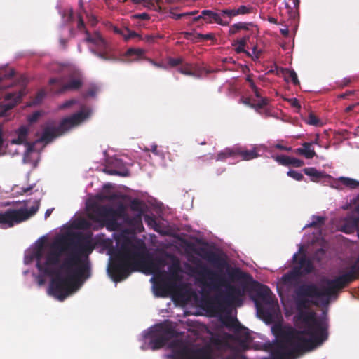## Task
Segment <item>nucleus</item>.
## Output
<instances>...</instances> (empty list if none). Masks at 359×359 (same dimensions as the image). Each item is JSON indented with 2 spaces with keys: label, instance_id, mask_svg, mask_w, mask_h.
Returning <instances> with one entry per match:
<instances>
[{
  "label": "nucleus",
  "instance_id": "nucleus-41",
  "mask_svg": "<svg viewBox=\"0 0 359 359\" xmlns=\"http://www.w3.org/2000/svg\"><path fill=\"white\" fill-rule=\"evenodd\" d=\"M221 13V18H222L224 20H229V22H231V19L236 16V8H226L220 11Z\"/></svg>",
  "mask_w": 359,
  "mask_h": 359
},
{
  "label": "nucleus",
  "instance_id": "nucleus-47",
  "mask_svg": "<svg viewBox=\"0 0 359 359\" xmlns=\"http://www.w3.org/2000/svg\"><path fill=\"white\" fill-rule=\"evenodd\" d=\"M306 122L311 126H318L320 123V120L313 112H311L309 114Z\"/></svg>",
  "mask_w": 359,
  "mask_h": 359
},
{
  "label": "nucleus",
  "instance_id": "nucleus-4",
  "mask_svg": "<svg viewBox=\"0 0 359 359\" xmlns=\"http://www.w3.org/2000/svg\"><path fill=\"white\" fill-rule=\"evenodd\" d=\"M147 266L151 273L159 271L158 266L153 260L145 261L144 255L129 239H125L108 266V272L115 282L126 279L132 271Z\"/></svg>",
  "mask_w": 359,
  "mask_h": 359
},
{
  "label": "nucleus",
  "instance_id": "nucleus-56",
  "mask_svg": "<svg viewBox=\"0 0 359 359\" xmlns=\"http://www.w3.org/2000/svg\"><path fill=\"white\" fill-rule=\"evenodd\" d=\"M131 1L134 4H142L144 7H148V8H149L151 6L154 5L151 0H131Z\"/></svg>",
  "mask_w": 359,
  "mask_h": 359
},
{
  "label": "nucleus",
  "instance_id": "nucleus-51",
  "mask_svg": "<svg viewBox=\"0 0 359 359\" xmlns=\"http://www.w3.org/2000/svg\"><path fill=\"white\" fill-rule=\"evenodd\" d=\"M287 174L289 177L293 178L297 181H301L304 179L303 175L296 170H290L287 172Z\"/></svg>",
  "mask_w": 359,
  "mask_h": 359
},
{
  "label": "nucleus",
  "instance_id": "nucleus-17",
  "mask_svg": "<svg viewBox=\"0 0 359 359\" xmlns=\"http://www.w3.org/2000/svg\"><path fill=\"white\" fill-rule=\"evenodd\" d=\"M203 15H205V22L206 23H217L222 26L229 25V20L221 18V13H216L211 10H203Z\"/></svg>",
  "mask_w": 359,
  "mask_h": 359
},
{
  "label": "nucleus",
  "instance_id": "nucleus-18",
  "mask_svg": "<svg viewBox=\"0 0 359 359\" xmlns=\"http://www.w3.org/2000/svg\"><path fill=\"white\" fill-rule=\"evenodd\" d=\"M236 156H240L243 161H250L256 158L259 156V154L256 147L252 149L248 150L245 147L241 146H236Z\"/></svg>",
  "mask_w": 359,
  "mask_h": 359
},
{
  "label": "nucleus",
  "instance_id": "nucleus-11",
  "mask_svg": "<svg viewBox=\"0 0 359 359\" xmlns=\"http://www.w3.org/2000/svg\"><path fill=\"white\" fill-rule=\"evenodd\" d=\"M62 250L58 248L57 243H53L46 255L45 262H37L36 264L39 271L48 276H53L56 271L54 269L60 262Z\"/></svg>",
  "mask_w": 359,
  "mask_h": 359
},
{
  "label": "nucleus",
  "instance_id": "nucleus-16",
  "mask_svg": "<svg viewBox=\"0 0 359 359\" xmlns=\"http://www.w3.org/2000/svg\"><path fill=\"white\" fill-rule=\"evenodd\" d=\"M86 33L88 34L86 37V41L88 42L92 43L96 46V49H94L97 51H109L112 50L110 45L99 34H95L94 36H90L89 33L86 31Z\"/></svg>",
  "mask_w": 359,
  "mask_h": 359
},
{
  "label": "nucleus",
  "instance_id": "nucleus-43",
  "mask_svg": "<svg viewBox=\"0 0 359 359\" xmlns=\"http://www.w3.org/2000/svg\"><path fill=\"white\" fill-rule=\"evenodd\" d=\"M131 210L137 212V214L143 215L142 203L138 199H133L130 205Z\"/></svg>",
  "mask_w": 359,
  "mask_h": 359
},
{
  "label": "nucleus",
  "instance_id": "nucleus-21",
  "mask_svg": "<svg viewBox=\"0 0 359 359\" xmlns=\"http://www.w3.org/2000/svg\"><path fill=\"white\" fill-rule=\"evenodd\" d=\"M301 276L302 272L299 269H293L282 276L281 281L284 285L291 286L298 281Z\"/></svg>",
  "mask_w": 359,
  "mask_h": 359
},
{
  "label": "nucleus",
  "instance_id": "nucleus-8",
  "mask_svg": "<svg viewBox=\"0 0 359 359\" xmlns=\"http://www.w3.org/2000/svg\"><path fill=\"white\" fill-rule=\"evenodd\" d=\"M89 116L88 111L81 110L68 117L63 118L57 127L48 126L44 128L41 140L49 143L55 138L63 135L72 128L79 125L84 121Z\"/></svg>",
  "mask_w": 359,
  "mask_h": 359
},
{
  "label": "nucleus",
  "instance_id": "nucleus-46",
  "mask_svg": "<svg viewBox=\"0 0 359 359\" xmlns=\"http://www.w3.org/2000/svg\"><path fill=\"white\" fill-rule=\"evenodd\" d=\"M236 11L237 15L250 14L252 12V7L241 5L236 8Z\"/></svg>",
  "mask_w": 359,
  "mask_h": 359
},
{
  "label": "nucleus",
  "instance_id": "nucleus-38",
  "mask_svg": "<svg viewBox=\"0 0 359 359\" xmlns=\"http://www.w3.org/2000/svg\"><path fill=\"white\" fill-rule=\"evenodd\" d=\"M178 71L184 75L196 76V74L194 72V68L191 64L186 63L182 65L181 67L178 68Z\"/></svg>",
  "mask_w": 359,
  "mask_h": 359
},
{
  "label": "nucleus",
  "instance_id": "nucleus-20",
  "mask_svg": "<svg viewBox=\"0 0 359 359\" xmlns=\"http://www.w3.org/2000/svg\"><path fill=\"white\" fill-rule=\"evenodd\" d=\"M15 75V71L9 69L0 72V89H5L13 85L12 81Z\"/></svg>",
  "mask_w": 359,
  "mask_h": 359
},
{
  "label": "nucleus",
  "instance_id": "nucleus-7",
  "mask_svg": "<svg viewBox=\"0 0 359 359\" xmlns=\"http://www.w3.org/2000/svg\"><path fill=\"white\" fill-rule=\"evenodd\" d=\"M170 346L172 353L165 355L166 359H215L210 346L193 349L179 339H173Z\"/></svg>",
  "mask_w": 359,
  "mask_h": 359
},
{
  "label": "nucleus",
  "instance_id": "nucleus-52",
  "mask_svg": "<svg viewBox=\"0 0 359 359\" xmlns=\"http://www.w3.org/2000/svg\"><path fill=\"white\" fill-rule=\"evenodd\" d=\"M41 116V114L40 111H34L33 114H32L31 115H29L27 117V121L30 123H34L38 121V119L40 118Z\"/></svg>",
  "mask_w": 359,
  "mask_h": 359
},
{
  "label": "nucleus",
  "instance_id": "nucleus-55",
  "mask_svg": "<svg viewBox=\"0 0 359 359\" xmlns=\"http://www.w3.org/2000/svg\"><path fill=\"white\" fill-rule=\"evenodd\" d=\"M250 54H251V55L249 57H251L253 60H255L260 57V55L262 54V50H258L257 46H255L252 48V53H250Z\"/></svg>",
  "mask_w": 359,
  "mask_h": 359
},
{
  "label": "nucleus",
  "instance_id": "nucleus-49",
  "mask_svg": "<svg viewBox=\"0 0 359 359\" xmlns=\"http://www.w3.org/2000/svg\"><path fill=\"white\" fill-rule=\"evenodd\" d=\"M276 161L280 163L283 165H291V157L285 156V155H280L277 156L276 157Z\"/></svg>",
  "mask_w": 359,
  "mask_h": 359
},
{
  "label": "nucleus",
  "instance_id": "nucleus-24",
  "mask_svg": "<svg viewBox=\"0 0 359 359\" xmlns=\"http://www.w3.org/2000/svg\"><path fill=\"white\" fill-rule=\"evenodd\" d=\"M234 336L236 339L241 344L242 346H245L247 343H248L251 337L249 332L248 329L241 325L239 328H237L234 331Z\"/></svg>",
  "mask_w": 359,
  "mask_h": 359
},
{
  "label": "nucleus",
  "instance_id": "nucleus-58",
  "mask_svg": "<svg viewBox=\"0 0 359 359\" xmlns=\"http://www.w3.org/2000/svg\"><path fill=\"white\" fill-rule=\"evenodd\" d=\"M104 172L111 175H119V176H127L128 175L127 172H120V171H118L116 170H113V169H107V168L104 170Z\"/></svg>",
  "mask_w": 359,
  "mask_h": 359
},
{
  "label": "nucleus",
  "instance_id": "nucleus-13",
  "mask_svg": "<svg viewBox=\"0 0 359 359\" xmlns=\"http://www.w3.org/2000/svg\"><path fill=\"white\" fill-rule=\"evenodd\" d=\"M49 85L53 86L50 91L54 94H62L67 90H76L79 89L83 81L80 78L70 79L67 83L63 84L62 80L59 78H52L49 80Z\"/></svg>",
  "mask_w": 359,
  "mask_h": 359
},
{
  "label": "nucleus",
  "instance_id": "nucleus-10",
  "mask_svg": "<svg viewBox=\"0 0 359 359\" xmlns=\"http://www.w3.org/2000/svg\"><path fill=\"white\" fill-rule=\"evenodd\" d=\"M39 208V202L36 201L35 204L29 210L27 208L8 209L4 212H0V227L11 228L15 224L26 221L36 213Z\"/></svg>",
  "mask_w": 359,
  "mask_h": 359
},
{
  "label": "nucleus",
  "instance_id": "nucleus-23",
  "mask_svg": "<svg viewBox=\"0 0 359 359\" xmlns=\"http://www.w3.org/2000/svg\"><path fill=\"white\" fill-rule=\"evenodd\" d=\"M250 39V34H248L244 35L241 39H238L236 41H234L232 43V46H235V51L236 53L239 54L241 53H245L247 56H250L251 54L250 52L247 51L245 49V47L247 45L248 41H249Z\"/></svg>",
  "mask_w": 359,
  "mask_h": 359
},
{
  "label": "nucleus",
  "instance_id": "nucleus-50",
  "mask_svg": "<svg viewBox=\"0 0 359 359\" xmlns=\"http://www.w3.org/2000/svg\"><path fill=\"white\" fill-rule=\"evenodd\" d=\"M43 256V243H41L35 250L34 252V257L37 262H41V259Z\"/></svg>",
  "mask_w": 359,
  "mask_h": 359
},
{
  "label": "nucleus",
  "instance_id": "nucleus-32",
  "mask_svg": "<svg viewBox=\"0 0 359 359\" xmlns=\"http://www.w3.org/2000/svg\"><path fill=\"white\" fill-rule=\"evenodd\" d=\"M142 215H143L140 214H136L133 217L128 215V217H126V222L130 226H133L137 229H140V227H142Z\"/></svg>",
  "mask_w": 359,
  "mask_h": 359
},
{
  "label": "nucleus",
  "instance_id": "nucleus-34",
  "mask_svg": "<svg viewBox=\"0 0 359 359\" xmlns=\"http://www.w3.org/2000/svg\"><path fill=\"white\" fill-rule=\"evenodd\" d=\"M34 151V144L27 143V149L23 156V162L25 163H32L33 167L35 168L37 165L36 161H32L31 159L32 153Z\"/></svg>",
  "mask_w": 359,
  "mask_h": 359
},
{
  "label": "nucleus",
  "instance_id": "nucleus-27",
  "mask_svg": "<svg viewBox=\"0 0 359 359\" xmlns=\"http://www.w3.org/2000/svg\"><path fill=\"white\" fill-rule=\"evenodd\" d=\"M114 31L115 33L120 34L123 36L125 41H129L132 39H137L138 40L141 39V36L139 35L137 33H136L134 31H132L129 29L128 28L123 27V28H118L117 27H115L114 28Z\"/></svg>",
  "mask_w": 359,
  "mask_h": 359
},
{
  "label": "nucleus",
  "instance_id": "nucleus-9",
  "mask_svg": "<svg viewBox=\"0 0 359 359\" xmlns=\"http://www.w3.org/2000/svg\"><path fill=\"white\" fill-rule=\"evenodd\" d=\"M146 337L150 339L149 345L151 348L157 350L164 346L168 341L177 337V332L172 323L165 320L151 327Z\"/></svg>",
  "mask_w": 359,
  "mask_h": 359
},
{
  "label": "nucleus",
  "instance_id": "nucleus-25",
  "mask_svg": "<svg viewBox=\"0 0 359 359\" xmlns=\"http://www.w3.org/2000/svg\"><path fill=\"white\" fill-rule=\"evenodd\" d=\"M29 133V129L25 126H20L17 130L18 137L16 138H13L10 141L11 144H25L27 146V143H29L27 141V135Z\"/></svg>",
  "mask_w": 359,
  "mask_h": 359
},
{
  "label": "nucleus",
  "instance_id": "nucleus-14",
  "mask_svg": "<svg viewBox=\"0 0 359 359\" xmlns=\"http://www.w3.org/2000/svg\"><path fill=\"white\" fill-rule=\"evenodd\" d=\"M25 94V88H21L20 90L6 94L4 101L0 106V116H5L6 112L13 109L19 103Z\"/></svg>",
  "mask_w": 359,
  "mask_h": 359
},
{
  "label": "nucleus",
  "instance_id": "nucleus-19",
  "mask_svg": "<svg viewBox=\"0 0 359 359\" xmlns=\"http://www.w3.org/2000/svg\"><path fill=\"white\" fill-rule=\"evenodd\" d=\"M233 339V335L224 333L223 334H215L211 338L212 344L218 349L229 346V341Z\"/></svg>",
  "mask_w": 359,
  "mask_h": 359
},
{
  "label": "nucleus",
  "instance_id": "nucleus-39",
  "mask_svg": "<svg viewBox=\"0 0 359 359\" xmlns=\"http://www.w3.org/2000/svg\"><path fill=\"white\" fill-rule=\"evenodd\" d=\"M280 72L285 74V76H288L291 79L292 82L294 85H299V81L297 78V75L294 70L289 69L287 68H281Z\"/></svg>",
  "mask_w": 359,
  "mask_h": 359
},
{
  "label": "nucleus",
  "instance_id": "nucleus-40",
  "mask_svg": "<svg viewBox=\"0 0 359 359\" xmlns=\"http://www.w3.org/2000/svg\"><path fill=\"white\" fill-rule=\"evenodd\" d=\"M225 326L230 329H233L235 331L237 328L241 325L237 318H232L231 316L227 317L224 321Z\"/></svg>",
  "mask_w": 359,
  "mask_h": 359
},
{
  "label": "nucleus",
  "instance_id": "nucleus-15",
  "mask_svg": "<svg viewBox=\"0 0 359 359\" xmlns=\"http://www.w3.org/2000/svg\"><path fill=\"white\" fill-rule=\"evenodd\" d=\"M175 279L172 277L160 276L155 285L156 293L160 297H167L176 287Z\"/></svg>",
  "mask_w": 359,
  "mask_h": 359
},
{
  "label": "nucleus",
  "instance_id": "nucleus-42",
  "mask_svg": "<svg viewBox=\"0 0 359 359\" xmlns=\"http://www.w3.org/2000/svg\"><path fill=\"white\" fill-rule=\"evenodd\" d=\"M169 271L170 272L169 277H172V278L176 280L177 278V273L181 271L180 264L178 260L172 262L169 267Z\"/></svg>",
  "mask_w": 359,
  "mask_h": 359
},
{
  "label": "nucleus",
  "instance_id": "nucleus-48",
  "mask_svg": "<svg viewBox=\"0 0 359 359\" xmlns=\"http://www.w3.org/2000/svg\"><path fill=\"white\" fill-rule=\"evenodd\" d=\"M240 22L234 23L229 27L228 35L229 36L237 34L241 32Z\"/></svg>",
  "mask_w": 359,
  "mask_h": 359
},
{
  "label": "nucleus",
  "instance_id": "nucleus-63",
  "mask_svg": "<svg viewBox=\"0 0 359 359\" xmlns=\"http://www.w3.org/2000/svg\"><path fill=\"white\" fill-rule=\"evenodd\" d=\"M289 102L292 105V107L297 109H300L301 106L299 100L297 98H292L289 100Z\"/></svg>",
  "mask_w": 359,
  "mask_h": 359
},
{
  "label": "nucleus",
  "instance_id": "nucleus-37",
  "mask_svg": "<svg viewBox=\"0 0 359 359\" xmlns=\"http://www.w3.org/2000/svg\"><path fill=\"white\" fill-rule=\"evenodd\" d=\"M338 180L344 186L349 187L351 189H356L359 187V181H357L354 179L346 177H340Z\"/></svg>",
  "mask_w": 359,
  "mask_h": 359
},
{
  "label": "nucleus",
  "instance_id": "nucleus-6",
  "mask_svg": "<svg viewBox=\"0 0 359 359\" xmlns=\"http://www.w3.org/2000/svg\"><path fill=\"white\" fill-rule=\"evenodd\" d=\"M248 290L255 294L252 299L255 302L257 313L266 323L274 322L278 313V306L275 304L271 290L257 281H252L249 285Z\"/></svg>",
  "mask_w": 359,
  "mask_h": 359
},
{
  "label": "nucleus",
  "instance_id": "nucleus-5",
  "mask_svg": "<svg viewBox=\"0 0 359 359\" xmlns=\"http://www.w3.org/2000/svg\"><path fill=\"white\" fill-rule=\"evenodd\" d=\"M199 281L211 291L219 292L208 302L209 307L215 311H222L225 306L231 305L243 295L242 290L220 273L201 263L192 269Z\"/></svg>",
  "mask_w": 359,
  "mask_h": 359
},
{
  "label": "nucleus",
  "instance_id": "nucleus-45",
  "mask_svg": "<svg viewBox=\"0 0 359 359\" xmlns=\"http://www.w3.org/2000/svg\"><path fill=\"white\" fill-rule=\"evenodd\" d=\"M325 222V218L320 216H313L312 222L307 225L309 227L321 226Z\"/></svg>",
  "mask_w": 359,
  "mask_h": 359
},
{
  "label": "nucleus",
  "instance_id": "nucleus-31",
  "mask_svg": "<svg viewBox=\"0 0 359 359\" xmlns=\"http://www.w3.org/2000/svg\"><path fill=\"white\" fill-rule=\"evenodd\" d=\"M304 172L305 175L311 177V180L314 182H318L320 179L325 177V174L324 172H320L313 167L305 168L304 169Z\"/></svg>",
  "mask_w": 359,
  "mask_h": 359
},
{
  "label": "nucleus",
  "instance_id": "nucleus-1",
  "mask_svg": "<svg viewBox=\"0 0 359 359\" xmlns=\"http://www.w3.org/2000/svg\"><path fill=\"white\" fill-rule=\"evenodd\" d=\"M296 323H302L304 328L297 331L292 327H283L281 324H275L272 332L278 339L273 344L266 345V350L270 351V358L263 359H292L294 352L287 350V344L297 340L295 350L311 351L320 345L328 337L326 325L316 318L313 311H301L294 317Z\"/></svg>",
  "mask_w": 359,
  "mask_h": 359
},
{
  "label": "nucleus",
  "instance_id": "nucleus-26",
  "mask_svg": "<svg viewBox=\"0 0 359 359\" xmlns=\"http://www.w3.org/2000/svg\"><path fill=\"white\" fill-rule=\"evenodd\" d=\"M183 35L187 40L191 41L192 42H198L208 40H213L215 39V36L213 34H195L192 32H183Z\"/></svg>",
  "mask_w": 359,
  "mask_h": 359
},
{
  "label": "nucleus",
  "instance_id": "nucleus-3",
  "mask_svg": "<svg viewBox=\"0 0 359 359\" xmlns=\"http://www.w3.org/2000/svg\"><path fill=\"white\" fill-rule=\"evenodd\" d=\"M359 277V259L349 270L334 278L325 279L318 287L313 283L302 284L295 290L296 305L298 310L309 307L310 301L307 298L319 299L323 306H328L332 301H336L343 290Z\"/></svg>",
  "mask_w": 359,
  "mask_h": 359
},
{
  "label": "nucleus",
  "instance_id": "nucleus-62",
  "mask_svg": "<svg viewBox=\"0 0 359 359\" xmlns=\"http://www.w3.org/2000/svg\"><path fill=\"white\" fill-rule=\"evenodd\" d=\"M46 93L45 90H41L39 92H38L36 96V102H41L46 96Z\"/></svg>",
  "mask_w": 359,
  "mask_h": 359
},
{
  "label": "nucleus",
  "instance_id": "nucleus-33",
  "mask_svg": "<svg viewBox=\"0 0 359 359\" xmlns=\"http://www.w3.org/2000/svg\"><path fill=\"white\" fill-rule=\"evenodd\" d=\"M359 223V218H351L341 227V231L346 233L354 232Z\"/></svg>",
  "mask_w": 359,
  "mask_h": 359
},
{
  "label": "nucleus",
  "instance_id": "nucleus-61",
  "mask_svg": "<svg viewBox=\"0 0 359 359\" xmlns=\"http://www.w3.org/2000/svg\"><path fill=\"white\" fill-rule=\"evenodd\" d=\"M291 165L296 168H299L304 165V163L302 160L291 157Z\"/></svg>",
  "mask_w": 359,
  "mask_h": 359
},
{
  "label": "nucleus",
  "instance_id": "nucleus-44",
  "mask_svg": "<svg viewBox=\"0 0 359 359\" xmlns=\"http://www.w3.org/2000/svg\"><path fill=\"white\" fill-rule=\"evenodd\" d=\"M240 26L241 32H248L250 34L253 33V28L256 27V25L252 22H240Z\"/></svg>",
  "mask_w": 359,
  "mask_h": 359
},
{
  "label": "nucleus",
  "instance_id": "nucleus-60",
  "mask_svg": "<svg viewBox=\"0 0 359 359\" xmlns=\"http://www.w3.org/2000/svg\"><path fill=\"white\" fill-rule=\"evenodd\" d=\"M77 28L80 31H83L85 29V24L83 19V17L81 14V13H78V24H77Z\"/></svg>",
  "mask_w": 359,
  "mask_h": 359
},
{
  "label": "nucleus",
  "instance_id": "nucleus-28",
  "mask_svg": "<svg viewBox=\"0 0 359 359\" xmlns=\"http://www.w3.org/2000/svg\"><path fill=\"white\" fill-rule=\"evenodd\" d=\"M144 55L145 51L142 48H130L126 50L124 55L127 57H129L130 61L132 62L144 59Z\"/></svg>",
  "mask_w": 359,
  "mask_h": 359
},
{
  "label": "nucleus",
  "instance_id": "nucleus-53",
  "mask_svg": "<svg viewBox=\"0 0 359 359\" xmlns=\"http://www.w3.org/2000/svg\"><path fill=\"white\" fill-rule=\"evenodd\" d=\"M182 62H183V60L181 57H177V58L170 57L168 59V63L170 66L174 67L178 66L179 65L182 64Z\"/></svg>",
  "mask_w": 359,
  "mask_h": 359
},
{
  "label": "nucleus",
  "instance_id": "nucleus-22",
  "mask_svg": "<svg viewBox=\"0 0 359 359\" xmlns=\"http://www.w3.org/2000/svg\"><path fill=\"white\" fill-rule=\"evenodd\" d=\"M317 143L316 141L311 142H304L302 148H297L295 153L304 156L307 159L313 158L316 155L313 144Z\"/></svg>",
  "mask_w": 359,
  "mask_h": 359
},
{
  "label": "nucleus",
  "instance_id": "nucleus-30",
  "mask_svg": "<svg viewBox=\"0 0 359 359\" xmlns=\"http://www.w3.org/2000/svg\"><path fill=\"white\" fill-rule=\"evenodd\" d=\"M228 275L229 278L233 281L239 280L242 279H249L251 280V282L254 281L252 280V276L250 274L243 272L238 268L232 269L230 271H229ZM251 283H250V284Z\"/></svg>",
  "mask_w": 359,
  "mask_h": 359
},
{
  "label": "nucleus",
  "instance_id": "nucleus-59",
  "mask_svg": "<svg viewBox=\"0 0 359 359\" xmlns=\"http://www.w3.org/2000/svg\"><path fill=\"white\" fill-rule=\"evenodd\" d=\"M135 19H139L142 20H148L150 19V15L147 13H137L133 15Z\"/></svg>",
  "mask_w": 359,
  "mask_h": 359
},
{
  "label": "nucleus",
  "instance_id": "nucleus-12",
  "mask_svg": "<svg viewBox=\"0 0 359 359\" xmlns=\"http://www.w3.org/2000/svg\"><path fill=\"white\" fill-rule=\"evenodd\" d=\"M126 217H128V215L125 212V209L123 206L114 210L106 205H99L95 207L92 212L89 215V217L94 221L120 217L123 218L126 222Z\"/></svg>",
  "mask_w": 359,
  "mask_h": 359
},
{
  "label": "nucleus",
  "instance_id": "nucleus-54",
  "mask_svg": "<svg viewBox=\"0 0 359 359\" xmlns=\"http://www.w3.org/2000/svg\"><path fill=\"white\" fill-rule=\"evenodd\" d=\"M76 103H78V100H76V99H71V100H69L65 102L63 104H60L59 106V109H64L70 107L71 106H72L73 104H75Z\"/></svg>",
  "mask_w": 359,
  "mask_h": 359
},
{
  "label": "nucleus",
  "instance_id": "nucleus-35",
  "mask_svg": "<svg viewBox=\"0 0 359 359\" xmlns=\"http://www.w3.org/2000/svg\"><path fill=\"white\" fill-rule=\"evenodd\" d=\"M236 146L233 148H226L218 153L217 160L224 161L229 157H236Z\"/></svg>",
  "mask_w": 359,
  "mask_h": 359
},
{
  "label": "nucleus",
  "instance_id": "nucleus-29",
  "mask_svg": "<svg viewBox=\"0 0 359 359\" xmlns=\"http://www.w3.org/2000/svg\"><path fill=\"white\" fill-rule=\"evenodd\" d=\"M298 266H295L294 269H299V271L302 273L307 274L311 273L313 269V266L311 263V262L307 259L305 256H302L299 258L298 262Z\"/></svg>",
  "mask_w": 359,
  "mask_h": 359
},
{
  "label": "nucleus",
  "instance_id": "nucleus-2",
  "mask_svg": "<svg viewBox=\"0 0 359 359\" xmlns=\"http://www.w3.org/2000/svg\"><path fill=\"white\" fill-rule=\"evenodd\" d=\"M73 237L76 241L69 243L71 252L60 265V271L66 276L55 273L48 289L50 294L60 301H63L75 290L76 284L81 278H88L90 275L88 255L93 248L89 241L82 242L81 234H74Z\"/></svg>",
  "mask_w": 359,
  "mask_h": 359
},
{
  "label": "nucleus",
  "instance_id": "nucleus-64",
  "mask_svg": "<svg viewBox=\"0 0 359 359\" xmlns=\"http://www.w3.org/2000/svg\"><path fill=\"white\" fill-rule=\"evenodd\" d=\"M225 359H247L245 356L239 354V353H233L227 356Z\"/></svg>",
  "mask_w": 359,
  "mask_h": 359
},
{
  "label": "nucleus",
  "instance_id": "nucleus-57",
  "mask_svg": "<svg viewBox=\"0 0 359 359\" xmlns=\"http://www.w3.org/2000/svg\"><path fill=\"white\" fill-rule=\"evenodd\" d=\"M269 104V99L266 97H262L255 106L257 109H262Z\"/></svg>",
  "mask_w": 359,
  "mask_h": 359
},
{
  "label": "nucleus",
  "instance_id": "nucleus-36",
  "mask_svg": "<svg viewBox=\"0 0 359 359\" xmlns=\"http://www.w3.org/2000/svg\"><path fill=\"white\" fill-rule=\"evenodd\" d=\"M91 52L98 57L99 58L103 60H116V57L112 53V50L109 51H97L95 50H91Z\"/></svg>",
  "mask_w": 359,
  "mask_h": 359
}]
</instances>
